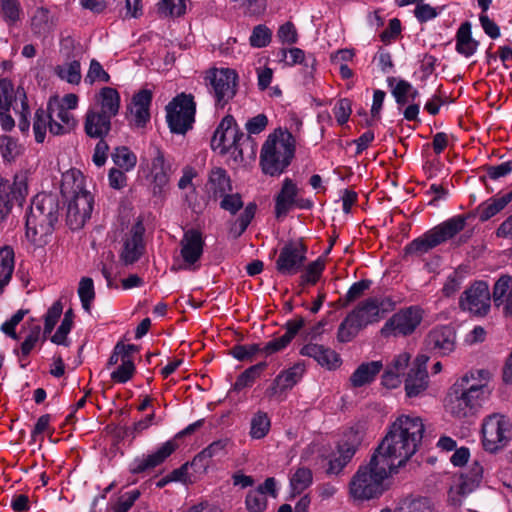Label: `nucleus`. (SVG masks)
Masks as SVG:
<instances>
[{
    "mask_svg": "<svg viewBox=\"0 0 512 512\" xmlns=\"http://www.w3.org/2000/svg\"><path fill=\"white\" fill-rule=\"evenodd\" d=\"M256 210L257 205L255 202L248 203L244 211L232 223L230 227V234L234 239L239 238L246 231L247 227L250 225L255 216Z\"/></svg>",
    "mask_w": 512,
    "mask_h": 512,
    "instance_id": "36",
    "label": "nucleus"
},
{
    "mask_svg": "<svg viewBox=\"0 0 512 512\" xmlns=\"http://www.w3.org/2000/svg\"><path fill=\"white\" fill-rule=\"evenodd\" d=\"M277 36L282 43H287L289 45L295 44L298 41V33L295 25L289 21L279 27Z\"/></svg>",
    "mask_w": 512,
    "mask_h": 512,
    "instance_id": "61",
    "label": "nucleus"
},
{
    "mask_svg": "<svg viewBox=\"0 0 512 512\" xmlns=\"http://www.w3.org/2000/svg\"><path fill=\"white\" fill-rule=\"evenodd\" d=\"M478 45L479 42L473 39L471 35V23L465 21L456 33V51L465 57H469L476 52Z\"/></svg>",
    "mask_w": 512,
    "mask_h": 512,
    "instance_id": "30",
    "label": "nucleus"
},
{
    "mask_svg": "<svg viewBox=\"0 0 512 512\" xmlns=\"http://www.w3.org/2000/svg\"><path fill=\"white\" fill-rule=\"evenodd\" d=\"M511 423L508 418L500 414H492L485 418L482 424L483 447L490 453H496L504 448L509 441Z\"/></svg>",
    "mask_w": 512,
    "mask_h": 512,
    "instance_id": "11",
    "label": "nucleus"
},
{
    "mask_svg": "<svg viewBox=\"0 0 512 512\" xmlns=\"http://www.w3.org/2000/svg\"><path fill=\"white\" fill-rule=\"evenodd\" d=\"M220 208L228 211L230 214L235 215L240 209L243 208L242 197L239 193L227 192L224 196L220 197Z\"/></svg>",
    "mask_w": 512,
    "mask_h": 512,
    "instance_id": "56",
    "label": "nucleus"
},
{
    "mask_svg": "<svg viewBox=\"0 0 512 512\" xmlns=\"http://www.w3.org/2000/svg\"><path fill=\"white\" fill-rule=\"evenodd\" d=\"M78 295L80 297L82 307L86 312H90L91 303L95 298V290L92 278L83 277L79 282Z\"/></svg>",
    "mask_w": 512,
    "mask_h": 512,
    "instance_id": "47",
    "label": "nucleus"
},
{
    "mask_svg": "<svg viewBox=\"0 0 512 512\" xmlns=\"http://www.w3.org/2000/svg\"><path fill=\"white\" fill-rule=\"evenodd\" d=\"M151 165L153 194L161 195L169 183L172 169L171 165L166 163L164 154L158 147H154V158Z\"/></svg>",
    "mask_w": 512,
    "mask_h": 512,
    "instance_id": "24",
    "label": "nucleus"
},
{
    "mask_svg": "<svg viewBox=\"0 0 512 512\" xmlns=\"http://www.w3.org/2000/svg\"><path fill=\"white\" fill-rule=\"evenodd\" d=\"M398 512H435V510L429 498L418 497L405 502Z\"/></svg>",
    "mask_w": 512,
    "mask_h": 512,
    "instance_id": "52",
    "label": "nucleus"
},
{
    "mask_svg": "<svg viewBox=\"0 0 512 512\" xmlns=\"http://www.w3.org/2000/svg\"><path fill=\"white\" fill-rule=\"evenodd\" d=\"M63 306L60 301H56L47 311L44 322V338L54 329L62 314Z\"/></svg>",
    "mask_w": 512,
    "mask_h": 512,
    "instance_id": "57",
    "label": "nucleus"
},
{
    "mask_svg": "<svg viewBox=\"0 0 512 512\" xmlns=\"http://www.w3.org/2000/svg\"><path fill=\"white\" fill-rule=\"evenodd\" d=\"M300 354L315 359L318 364L329 369L336 368L341 364L339 354L319 344L309 343L304 345L300 350Z\"/></svg>",
    "mask_w": 512,
    "mask_h": 512,
    "instance_id": "25",
    "label": "nucleus"
},
{
    "mask_svg": "<svg viewBox=\"0 0 512 512\" xmlns=\"http://www.w3.org/2000/svg\"><path fill=\"white\" fill-rule=\"evenodd\" d=\"M239 137L240 139L231 153L234 160L244 162L246 159H254L256 156V142L252 136L243 132Z\"/></svg>",
    "mask_w": 512,
    "mask_h": 512,
    "instance_id": "35",
    "label": "nucleus"
},
{
    "mask_svg": "<svg viewBox=\"0 0 512 512\" xmlns=\"http://www.w3.org/2000/svg\"><path fill=\"white\" fill-rule=\"evenodd\" d=\"M423 433L424 424L420 417L401 415L391 424L374 453L398 472L418 450Z\"/></svg>",
    "mask_w": 512,
    "mask_h": 512,
    "instance_id": "1",
    "label": "nucleus"
},
{
    "mask_svg": "<svg viewBox=\"0 0 512 512\" xmlns=\"http://www.w3.org/2000/svg\"><path fill=\"white\" fill-rule=\"evenodd\" d=\"M307 246L302 241H289L280 250L276 270L282 275L302 271L306 261Z\"/></svg>",
    "mask_w": 512,
    "mask_h": 512,
    "instance_id": "14",
    "label": "nucleus"
},
{
    "mask_svg": "<svg viewBox=\"0 0 512 512\" xmlns=\"http://www.w3.org/2000/svg\"><path fill=\"white\" fill-rule=\"evenodd\" d=\"M154 418L155 414L151 413L147 415L144 419L135 422L132 427H121L119 429L118 436L121 438L131 437L132 439H135L137 434L141 433L143 430L147 429L151 425Z\"/></svg>",
    "mask_w": 512,
    "mask_h": 512,
    "instance_id": "51",
    "label": "nucleus"
},
{
    "mask_svg": "<svg viewBox=\"0 0 512 512\" xmlns=\"http://www.w3.org/2000/svg\"><path fill=\"white\" fill-rule=\"evenodd\" d=\"M272 39V31L264 24L256 25L249 38V43L254 48H263L269 45Z\"/></svg>",
    "mask_w": 512,
    "mask_h": 512,
    "instance_id": "48",
    "label": "nucleus"
},
{
    "mask_svg": "<svg viewBox=\"0 0 512 512\" xmlns=\"http://www.w3.org/2000/svg\"><path fill=\"white\" fill-rule=\"evenodd\" d=\"M489 394L484 384L467 386V377H461L449 389L446 399L447 411L456 418H471L477 415Z\"/></svg>",
    "mask_w": 512,
    "mask_h": 512,
    "instance_id": "5",
    "label": "nucleus"
},
{
    "mask_svg": "<svg viewBox=\"0 0 512 512\" xmlns=\"http://www.w3.org/2000/svg\"><path fill=\"white\" fill-rule=\"evenodd\" d=\"M324 269L325 261L319 257L317 260L309 263L305 267L303 274H305L309 279H313V283L316 284L321 278Z\"/></svg>",
    "mask_w": 512,
    "mask_h": 512,
    "instance_id": "64",
    "label": "nucleus"
},
{
    "mask_svg": "<svg viewBox=\"0 0 512 512\" xmlns=\"http://www.w3.org/2000/svg\"><path fill=\"white\" fill-rule=\"evenodd\" d=\"M483 468L477 462L473 464L469 473L462 475V482L459 486V492L461 494H467L476 487L482 479Z\"/></svg>",
    "mask_w": 512,
    "mask_h": 512,
    "instance_id": "44",
    "label": "nucleus"
},
{
    "mask_svg": "<svg viewBox=\"0 0 512 512\" xmlns=\"http://www.w3.org/2000/svg\"><path fill=\"white\" fill-rule=\"evenodd\" d=\"M245 505L249 512H264L267 507V498L261 490H251L246 496Z\"/></svg>",
    "mask_w": 512,
    "mask_h": 512,
    "instance_id": "49",
    "label": "nucleus"
},
{
    "mask_svg": "<svg viewBox=\"0 0 512 512\" xmlns=\"http://www.w3.org/2000/svg\"><path fill=\"white\" fill-rule=\"evenodd\" d=\"M14 270V251L11 247L0 249V294L9 283Z\"/></svg>",
    "mask_w": 512,
    "mask_h": 512,
    "instance_id": "34",
    "label": "nucleus"
},
{
    "mask_svg": "<svg viewBox=\"0 0 512 512\" xmlns=\"http://www.w3.org/2000/svg\"><path fill=\"white\" fill-rule=\"evenodd\" d=\"M166 119L172 133L185 134L195 121L196 103L191 94L181 93L166 106Z\"/></svg>",
    "mask_w": 512,
    "mask_h": 512,
    "instance_id": "8",
    "label": "nucleus"
},
{
    "mask_svg": "<svg viewBox=\"0 0 512 512\" xmlns=\"http://www.w3.org/2000/svg\"><path fill=\"white\" fill-rule=\"evenodd\" d=\"M28 194L27 178L16 174L13 181L0 177V221L11 214L14 205L21 207Z\"/></svg>",
    "mask_w": 512,
    "mask_h": 512,
    "instance_id": "13",
    "label": "nucleus"
},
{
    "mask_svg": "<svg viewBox=\"0 0 512 512\" xmlns=\"http://www.w3.org/2000/svg\"><path fill=\"white\" fill-rule=\"evenodd\" d=\"M242 133L243 131L239 128L235 118L228 114L222 118L214 131L211 148L213 150L220 149L222 155L232 153L240 139L239 135Z\"/></svg>",
    "mask_w": 512,
    "mask_h": 512,
    "instance_id": "16",
    "label": "nucleus"
},
{
    "mask_svg": "<svg viewBox=\"0 0 512 512\" xmlns=\"http://www.w3.org/2000/svg\"><path fill=\"white\" fill-rule=\"evenodd\" d=\"M512 201V191L501 197L490 198L477 207L479 220L485 222L502 211Z\"/></svg>",
    "mask_w": 512,
    "mask_h": 512,
    "instance_id": "32",
    "label": "nucleus"
},
{
    "mask_svg": "<svg viewBox=\"0 0 512 512\" xmlns=\"http://www.w3.org/2000/svg\"><path fill=\"white\" fill-rule=\"evenodd\" d=\"M456 332L449 325L433 328L425 338L427 348L440 356L449 355L455 349Z\"/></svg>",
    "mask_w": 512,
    "mask_h": 512,
    "instance_id": "20",
    "label": "nucleus"
},
{
    "mask_svg": "<svg viewBox=\"0 0 512 512\" xmlns=\"http://www.w3.org/2000/svg\"><path fill=\"white\" fill-rule=\"evenodd\" d=\"M311 483V470L305 467L298 468L290 479L293 496L301 494Z\"/></svg>",
    "mask_w": 512,
    "mask_h": 512,
    "instance_id": "45",
    "label": "nucleus"
},
{
    "mask_svg": "<svg viewBox=\"0 0 512 512\" xmlns=\"http://www.w3.org/2000/svg\"><path fill=\"white\" fill-rule=\"evenodd\" d=\"M295 155V138L287 130L277 128L262 146L260 166L266 175L278 176L290 165Z\"/></svg>",
    "mask_w": 512,
    "mask_h": 512,
    "instance_id": "4",
    "label": "nucleus"
},
{
    "mask_svg": "<svg viewBox=\"0 0 512 512\" xmlns=\"http://www.w3.org/2000/svg\"><path fill=\"white\" fill-rule=\"evenodd\" d=\"M381 361H371L360 364L350 376L352 387L359 388L374 381L377 374L382 370Z\"/></svg>",
    "mask_w": 512,
    "mask_h": 512,
    "instance_id": "29",
    "label": "nucleus"
},
{
    "mask_svg": "<svg viewBox=\"0 0 512 512\" xmlns=\"http://www.w3.org/2000/svg\"><path fill=\"white\" fill-rule=\"evenodd\" d=\"M393 473L397 472L373 452L368 464L361 465L352 477L349 483L351 496L361 501L378 498L385 490L384 480Z\"/></svg>",
    "mask_w": 512,
    "mask_h": 512,
    "instance_id": "3",
    "label": "nucleus"
},
{
    "mask_svg": "<svg viewBox=\"0 0 512 512\" xmlns=\"http://www.w3.org/2000/svg\"><path fill=\"white\" fill-rule=\"evenodd\" d=\"M178 448L174 440L163 443L154 453L136 457L129 465V472L133 475H144L163 464Z\"/></svg>",
    "mask_w": 512,
    "mask_h": 512,
    "instance_id": "17",
    "label": "nucleus"
},
{
    "mask_svg": "<svg viewBox=\"0 0 512 512\" xmlns=\"http://www.w3.org/2000/svg\"><path fill=\"white\" fill-rule=\"evenodd\" d=\"M260 351L261 347L259 344L235 345L230 349L229 354L239 361L252 362L255 355Z\"/></svg>",
    "mask_w": 512,
    "mask_h": 512,
    "instance_id": "50",
    "label": "nucleus"
},
{
    "mask_svg": "<svg viewBox=\"0 0 512 512\" xmlns=\"http://www.w3.org/2000/svg\"><path fill=\"white\" fill-rule=\"evenodd\" d=\"M468 217V215H457L428 230L404 247V257H420L452 239L465 228Z\"/></svg>",
    "mask_w": 512,
    "mask_h": 512,
    "instance_id": "6",
    "label": "nucleus"
},
{
    "mask_svg": "<svg viewBox=\"0 0 512 512\" xmlns=\"http://www.w3.org/2000/svg\"><path fill=\"white\" fill-rule=\"evenodd\" d=\"M22 151L23 148L17 139L8 135L0 136V153L4 161L9 163L15 161Z\"/></svg>",
    "mask_w": 512,
    "mask_h": 512,
    "instance_id": "39",
    "label": "nucleus"
},
{
    "mask_svg": "<svg viewBox=\"0 0 512 512\" xmlns=\"http://www.w3.org/2000/svg\"><path fill=\"white\" fill-rule=\"evenodd\" d=\"M93 196L86 190L75 192L68 202L66 224L71 230L81 229L90 219L93 210Z\"/></svg>",
    "mask_w": 512,
    "mask_h": 512,
    "instance_id": "15",
    "label": "nucleus"
},
{
    "mask_svg": "<svg viewBox=\"0 0 512 512\" xmlns=\"http://www.w3.org/2000/svg\"><path fill=\"white\" fill-rule=\"evenodd\" d=\"M365 435L362 425L349 428L338 443L339 456L331 459L326 469L327 474L338 475L351 461L358 448L361 446Z\"/></svg>",
    "mask_w": 512,
    "mask_h": 512,
    "instance_id": "12",
    "label": "nucleus"
},
{
    "mask_svg": "<svg viewBox=\"0 0 512 512\" xmlns=\"http://www.w3.org/2000/svg\"><path fill=\"white\" fill-rule=\"evenodd\" d=\"M13 99V85L8 79H0V111L10 110Z\"/></svg>",
    "mask_w": 512,
    "mask_h": 512,
    "instance_id": "59",
    "label": "nucleus"
},
{
    "mask_svg": "<svg viewBox=\"0 0 512 512\" xmlns=\"http://www.w3.org/2000/svg\"><path fill=\"white\" fill-rule=\"evenodd\" d=\"M297 186L290 179L283 181L282 188L275 198V216L277 219L287 215L289 210L294 206L297 196Z\"/></svg>",
    "mask_w": 512,
    "mask_h": 512,
    "instance_id": "27",
    "label": "nucleus"
},
{
    "mask_svg": "<svg viewBox=\"0 0 512 512\" xmlns=\"http://www.w3.org/2000/svg\"><path fill=\"white\" fill-rule=\"evenodd\" d=\"M270 427L271 421L268 414L258 411L251 419L250 436L253 439H262L268 434Z\"/></svg>",
    "mask_w": 512,
    "mask_h": 512,
    "instance_id": "41",
    "label": "nucleus"
},
{
    "mask_svg": "<svg viewBox=\"0 0 512 512\" xmlns=\"http://www.w3.org/2000/svg\"><path fill=\"white\" fill-rule=\"evenodd\" d=\"M86 80L90 83L96 80L108 83L110 81L109 74L103 69L102 65L96 59H92L89 66V71L86 76Z\"/></svg>",
    "mask_w": 512,
    "mask_h": 512,
    "instance_id": "60",
    "label": "nucleus"
},
{
    "mask_svg": "<svg viewBox=\"0 0 512 512\" xmlns=\"http://www.w3.org/2000/svg\"><path fill=\"white\" fill-rule=\"evenodd\" d=\"M60 201L56 194L40 193L31 202L26 216V236L37 244L51 235L60 216Z\"/></svg>",
    "mask_w": 512,
    "mask_h": 512,
    "instance_id": "2",
    "label": "nucleus"
},
{
    "mask_svg": "<svg viewBox=\"0 0 512 512\" xmlns=\"http://www.w3.org/2000/svg\"><path fill=\"white\" fill-rule=\"evenodd\" d=\"M187 0H160L156 7L161 17L178 18L186 13Z\"/></svg>",
    "mask_w": 512,
    "mask_h": 512,
    "instance_id": "38",
    "label": "nucleus"
},
{
    "mask_svg": "<svg viewBox=\"0 0 512 512\" xmlns=\"http://www.w3.org/2000/svg\"><path fill=\"white\" fill-rule=\"evenodd\" d=\"M73 319H74V312L70 308L68 309L65 314L64 318L58 327L56 333L51 337V341L57 345H68L67 342V335L71 331V328L73 326Z\"/></svg>",
    "mask_w": 512,
    "mask_h": 512,
    "instance_id": "46",
    "label": "nucleus"
},
{
    "mask_svg": "<svg viewBox=\"0 0 512 512\" xmlns=\"http://www.w3.org/2000/svg\"><path fill=\"white\" fill-rule=\"evenodd\" d=\"M512 277L510 275H502L494 284L492 299L496 306L505 303V314L512 318Z\"/></svg>",
    "mask_w": 512,
    "mask_h": 512,
    "instance_id": "28",
    "label": "nucleus"
},
{
    "mask_svg": "<svg viewBox=\"0 0 512 512\" xmlns=\"http://www.w3.org/2000/svg\"><path fill=\"white\" fill-rule=\"evenodd\" d=\"M305 367L303 364L297 363L287 370L282 371L276 376V385L281 384L282 389H291L303 376Z\"/></svg>",
    "mask_w": 512,
    "mask_h": 512,
    "instance_id": "40",
    "label": "nucleus"
},
{
    "mask_svg": "<svg viewBox=\"0 0 512 512\" xmlns=\"http://www.w3.org/2000/svg\"><path fill=\"white\" fill-rule=\"evenodd\" d=\"M58 75L71 84H78L81 80L80 62L72 61L65 68H59Z\"/></svg>",
    "mask_w": 512,
    "mask_h": 512,
    "instance_id": "58",
    "label": "nucleus"
},
{
    "mask_svg": "<svg viewBox=\"0 0 512 512\" xmlns=\"http://www.w3.org/2000/svg\"><path fill=\"white\" fill-rule=\"evenodd\" d=\"M459 305L463 310L483 316L490 309V292L484 281L475 282L460 298Z\"/></svg>",
    "mask_w": 512,
    "mask_h": 512,
    "instance_id": "18",
    "label": "nucleus"
},
{
    "mask_svg": "<svg viewBox=\"0 0 512 512\" xmlns=\"http://www.w3.org/2000/svg\"><path fill=\"white\" fill-rule=\"evenodd\" d=\"M209 197L213 200L224 196L227 192H232V184L227 171L221 167L211 169L208 178Z\"/></svg>",
    "mask_w": 512,
    "mask_h": 512,
    "instance_id": "26",
    "label": "nucleus"
},
{
    "mask_svg": "<svg viewBox=\"0 0 512 512\" xmlns=\"http://www.w3.org/2000/svg\"><path fill=\"white\" fill-rule=\"evenodd\" d=\"M484 170L487 176L493 180L505 177L512 171V161L501 163L500 165H486Z\"/></svg>",
    "mask_w": 512,
    "mask_h": 512,
    "instance_id": "63",
    "label": "nucleus"
},
{
    "mask_svg": "<svg viewBox=\"0 0 512 512\" xmlns=\"http://www.w3.org/2000/svg\"><path fill=\"white\" fill-rule=\"evenodd\" d=\"M289 52L291 61L288 62L289 65H295V64H304V79L305 84H308L313 79V73L315 71V65H316V59L314 56H310L308 58L305 57V53L300 48H291L289 50L282 48L280 50V53L282 55V58H286L287 53Z\"/></svg>",
    "mask_w": 512,
    "mask_h": 512,
    "instance_id": "31",
    "label": "nucleus"
},
{
    "mask_svg": "<svg viewBox=\"0 0 512 512\" xmlns=\"http://www.w3.org/2000/svg\"><path fill=\"white\" fill-rule=\"evenodd\" d=\"M423 319V310L418 306L400 309L393 314L380 330L383 337L409 336L420 325Z\"/></svg>",
    "mask_w": 512,
    "mask_h": 512,
    "instance_id": "10",
    "label": "nucleus"
},
{
    "mask_svg": "<svg viewBox=\"0 0 512 512\" xmlns=\"http://www.w3.org/2000/svg\"><path fill=\"white\" fill-rule=\"evenodd\" d=\"M204 239L201 231L197 229H189L184 232L180 241L181 256L188 266H194L202 257L204 249Z\"/></svg>",
    "mask_w": 512,
    "mask_h": 512,
    "instance_id": "22",
    "label": "nucleus"
},
{
    "mask_svg": "<svg viewBox=\"0 0 512 512\" xmlns=\"http://www.w3.org/2000/svg\"><path fill=\"white\" fill-rule=\"evenodd\" d=\"M20 3L18 0H2L1 11L3 13L4 20L9 24L13 25L20 19Z\"/></svg>",
    "mask_w": 512,
    "mask_h": 512,
    "instance_id": "54",
    "label": "nucleus"
},
{
    "mask_svg": "<svg viewBox=\"0 0 512 512\" xmlns=\"http://www.w3.org/2000/svg\"><path fill=\"white\" fill-rule=\"evenodd\" d=\"M377 297H369L357 304L340 323L337 331V340L340 343L352 341L358 333L368 325L381 320L377 309Z\"/></svg>",
    "mask_w": 512,
    "mask_h": 512,
    "instance_id": "7",
    "label": "nucleus"
},
{
    "mask_svg": "<svg viewBox=\"0 0 512 512\" xmlns=\"http://www.w3.org/2000/svg\"><path fill=\"white\" fill-rule=\"evenodd\" d=\"M98 111L114 117L118 114L120 108V95L118 91L112 87H103L99 92Z\"/></svg>",
    "mask_w": 512,
    "mask_h": 512,
    "instance_id": "33",
    "label": "nucleus"
},
{
    "mask_svg": "<svg viewBox=\"0 0 512 512\" xmlns=\"http://www.w3.org/2000/svg\"><path fill=\"white\" fill-rule=\"evenodd\" d=\"M351 113V101L347 98L340 99L334 108V114L337 123L339 125H344L345 123H347Z\"/></svg>",
    "mask_w": 512,
    "mask_h": 512,
    "instance_id": "62",
    "label": "nucleus"
},
{
    "mask_svg": "<svg viewBox=\"0 0 512 512\" xmlns=\"http://www.w3.org/2000/svg\"><path fill=\"white\" fill-rule=\"evenodd\" d=\"M112 117L98 111L97 108H90L85 115L84 131L90 138H105L112 127Z\"/></svg>",
    "mask_w": 512,
    "mask_h": 512,
    "instance_id": "23",
    "label": "nucleus"
},
{
    "mask_svg": "<svg viewBox=\"0 0 512 512\" xmlns=\"http://www.w3.org/2000/svg\"><path fill=\"white\" fill-rule=\"evenodd\" d=\"M372 284L371 280L362 279L358 282H355L348 290L345 295V298L342 300V306L346 307L350 303L356 301L360 297H362L366 290L370 288Z\"/></svg>",
    "mask_w": 512,
    "mask_h": 512,
    "instance_id": "53",
    "label": "nucleus"
},
{
    "mask_svg": "<svg viewBox=\"0 0 512 512\" xmlns=\"http://www.w3.org/2000/svg\"><path fill=\"white\" fill-rule=\"evenodd\" d=\"M51 104L48 106V111H45L42 108H39L35 112L34 123H33V131L35 135V141L37 143H43L46 130L48 127V121L51 118Z\"/></svg>",
    "mask_w": 512,
    "mask_h": 512,
    "instance_id": "42",
    "label": "nucleus"
},
{
    "mask_svg": "<svg viewBox=\"0 0 512 512\" xmlns=\"http://www.w3.org/2000/svg\"><path fill=\"white\" fill-rule=\"evenodd\" d=\"M266 362H259L253 366L247 368L244 372H242L236 379L233 390L241 391L246 387H250L254 381L260 377L261 373L266 369Z\"/></svg>",
    "mask_w": 512,
    "mask_h": 512,
    "instance_id": "37",
    "label": "nucleus"
},
{
    "mask_svg": "<svg viewBox=\"0 0 512 512\" xmlns=\"http://www.w3.org/2000/svg\"><path fill=\"white\" fill-rule=\"evenodd\" d=\"M429 356L419 354L414 359L405 379L406 395L410 398L420 395L428 387L427 363Z\"/></svg>",
    "mask_w": 512,
    "mask_h": 512,
    "instance_id": "19",
    "label": "nucleus"
},
{
    "mask_svg": "<svg viewBox=\"0 0 512 512\" xmlns=\"http://www.w3.org/2000/svg\"><path fill=\"white\" fill-rule=\"evenodd\" d=\"M145 227L142 220H138L130 230V236L124 241L120 258L125 265L137 262L145 251L143 236Z\"/></svg>",
    "mask_w": 512,
    "mask_h": 512,
    "instance_id": "21",
    "label": "nucleus"
},
{
    "mask_svg": "<svg viewBox=\"0 0 512 512\" xmlns=\"http://www.w3.org/2000/svg\"><path fill=\"white\" fill-rule=\"evenodd\" d=\"M135 373V365L132 360L124 359L122 364L111 373V379L118 383H126Z\"/></svg>",
    "mask_w": 512,
    "mask_h": 512,
    "instance_id": "55",
    "label": "nucleus"
},
{
    "mask_svg": "<svg viewBox=\"0 0 512 512\" xmlns=\"http://www.w3.org/2000/svg\"><path fill=\"white\" fill-rule=\"evenodd\" d=\"M112 159L115 165L126 171L134 168L137 163L136 155L126 146L116 147Z\"/></svg>",
    "mask_w": 512,
    "mask_h": 512,
    "instance_id": "43",
    "label": "nucleus"
},
{
    "mask_svg": "<svg viewBox=\"0 0 512 512\" xmlns=\"http://www.w3.org/2000/svg\"><path fill=\"white\" fill-rule=\"evenodd\" d=\"M205 84L210 86L216 105L223 108L237 93L238 75L230 68H213L207 71Z\"/></svg>",
    "mask_w": 512,
    "mask_h": 512,
    "instance_id": "9",
    "label": "nucleus"
}]
</instances>
